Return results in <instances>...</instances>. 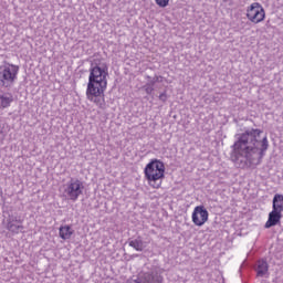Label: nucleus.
Segmentation results:
<instances>
[{"instance_id": "obj_1", "label": "nucleus", "mask_w": 283, "mask_h": 283, "mask_svg": "<svg viewBox=\"0 0 283 283\" xmlns=\"http://www.w3.org/2000/svg\"><path fill=\"white\" fill-rule=\"evenodd\" d=\"M262 134L260 129L247 130L243 133L239 140L233 145V151L231 160L234 164L240 161V158H244V165H253L255 160H262L266 149H269V138L264 137L261 140L260 148L258 147V136Z\"/></svg>"}, {"instance_id": "obj_2", "label": "nucleus", "mask_w": 283, "mask_h": 283, "mask_svg": "<svg viewBox=\"0 0 283 283\" xmlns=\"http://www.w3.org/2000/svg\"><path fill=\"white\" fill-rule=\"evenodd\" d=\"M107 76L109 69L106 64L90 67L88 83L86 86L87 101L94 103L99 109H105V92L107 91Z\"/></svg>"}, {"instance_id": "obj_3", "label": "nucleus", "mask_w": 283, "mask_h": 283, "mask_svg": "<svg viewBox=\"0 0 283 283\" xmlns=\"http://www.w3.org/2000/svg\"><path fill=\"white\" fill-rule=\"evenodd\" d=\"M165 163L160 159H150L144 168V176L151 189H160L165 180Z\"/></svg>"}, {"instance_id": "obj_4", "label": "nucleus", "mask_w": 283, "mask_h": 283, "mask_svg": "<svg viewBox=\"0 0 283 283\" xmlns=\"http://www.w3.org/2000/svg\"><path fill=\"white\" fill-rule=\"evenodd\" d=\"M19 78V65L3 62L0 65V87H12Z\"/></svg>"}, {"instance_id": "obj_5", "label": "nucleus", "mask_w": 283, "mask_h": 283, "mask_svg": "<svg viewBox=\"0 0 283 283\" xmlns=\"http://www.w3.org/2000/svg\"><path fill=\"white\" fill-rule=\"evenodd\" d=\"M83 191H85V184L78 178H71L62 186L64 198H67L71 202H76L83 196Z\"/></svg>"}, {"instance_id": "obj_6", "label": "nucleus", "mask_w": 283, "mask_h": 283, "mask_svg": "<svg viewBox=\"0 0 283 283\" xmlns=\"http://www.w3.org/2000/svg\"><path fill=\"white\" fill-rule=\"evenodd\" d=\"M245 17L250 23L258 25V23H262L266 19V11L260 2H253L247 8Z\"/></svg>"}, {"instance_id": "obj_7", "label": "nucleus", "mask_w": 283, "mask_h": 283, "mask_svg": "<svg viewBox=\"0 0 283 283\" xmlns=\"http://www.w3.org/2000/svg\"><path fill=\"white\" fill-rule=\"evenodd\" d=\"M191 220L195 227H205L209 222V211L205 206H196L191 213Z\"/></svg>"}, {"instance_id": "obj_8", "label": "nucleus", "mask_w": 283, "mask_h": 283, "mask_svg": "<svg viewBox=\"0 0 283 283\" xmlns=\"http://www.w3.org/2000/svg\"><path fill=\"white\" fill-rule=\"evenodd\" d=\"M282 220V212H279L277 210H272L269 213L268 221L265 222L264 227L265 229H271V227H276V224H280Z\"/></svg>"}, {"instance_id": "obj_9", "label": "nucleus", "mask_w": 283, "mask_h": 283, "mask_svg": "<svg viewBox=\"0 0 283 283\" xmlns=\"http://www.w3.org/2000/svg\"><path fill=\"white\" fill-rule=\"evenodd\" d=\"M7 229L11 231V233H21V231H23V220L17 218L10 220Z\"/></svg>"}, {"instance_id": "obj_10", "label": "nucleus", "mask_w": 283, "mask_h": 283, "mask_svg": "<svg viewBox=\"0 0 283 283\" xmlns=\"http://www.w3.org/2000/svg\"><path fill=\"white\" fill-rule=\"evenodd\" d=\"M59 235L61 240H71L74 235V229L70 224H64L59 228Z\"/></svg>"}, {"instance_id": "obj_11", "label": "nucleus", "mask_w": 283, "mask_h": 283, "mask_svg": "<svg viewBox=\"0 0 283 283\" xmlns=\"http://www.w3.org/2000/svg\"><path fill=\"white\" fill-rule=\"evenodd\" d=\"M14 103V97L10 93L0 94V109H8Z\"/></svg>"}, {"instance_id": "obj_12", "label": "nucleus", "mask_w": 283, "mask_h": 283, "mask_svg": "<svg viewBox=\"0 0 283 283\" xmlns=\"http://www.w3.org/2000/svg\"><path fill=\"white\" fill-rule=\"evenodd\" d=\"M269 273V263L264 260H259L256 265L258 277H264Z\"/></svg>"}, {"instance_id": "obj_13", "label": "nucleus", "mask_w": 283, "mask_h": 283, "mask_svg": "<svg viewBox=\"0 0 283 283\" xmlns=\"http://www.w3.org/2000/svg\"><path fill=\"white\" fill-rule=\"evenodd\" d=\"M272 210L273 211H279L280 213H283V195L276 193L274 196Z\"/></svg>"}, {"instance_id": "obj_14", "label": "nucleus", "mask_w": 283, "mask_h": 283, "mask_svg": "<svg viewBox=\"0 0 283 283\" xmlns=\"http://www.w3.org/2000/svg\"><path fill=\"white\" fill-rule=\"evenodd\" d=\"M129 247L135 249V251H143V249H145L144 242L140 240V238L130 241Z\"/></svg>"}, {"instance_id": "obj_15", "label": "nucleus", "mask_w": 283, "mask_h": 283, "mask_svg": "<svg viewBox=\"0 0 283 283\" xmlns=\"http://www.w3.org/2000/svg\"><path fill=\"white\" fill-rule=\"evenodd\" d=\"M155 2L159 8H167L169 6V0H155Z\"/></svg>"}, {"instance_id": "obj_16", "label": "nucleus", "mask_w": 283, "mask_h": 283, "mask_svg": "<svg viewBox=\"0 0 283 283\" xmlns=\"http://www.w3.org/2000/svg\"><path fill=\"white\" fill-rule=\"evenodd\" d=\"M145 92H146V94H151L154 92V86L147 84L145 86Z\"/></svg>"}, {"instance_id": "obj_17", "label": "nucleus", "mask_w": 283, "mask_h": 283, "mask_svg": "<svg viewBox=\"0 0 283 283\" xmlns=\"http://www.w3.org/2000/svg\"><path fill=\"white\" fill-rule=\"evenodd\" d=\"M159 101H163V103L167 102V93L164 92L159 95Z\"/></svg>"}]
</instances>
